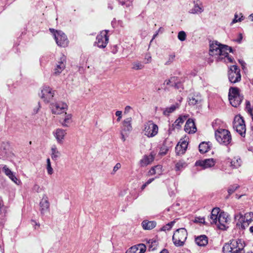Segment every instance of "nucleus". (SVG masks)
Listing matches in <instances>:
<instances>
[{"label": "nucleus", "mask_w": 253, "mask_h": 253, "mask_svg": "<svg viewBox=\"0 0 253 253\" xmlns=\"http://www.w3.org/2000/svg\"><path fill=\"white\" fill-rule=\"evenodd\" d=\"M66 63V58L64 56H63L61 58V60L58 62L56 64L54 74L55 75H59L65 69Z\"/></svg>", "instance_id": "20"}, {"label": "nucleus", "mask_w": 253, "mask_h": 253, "mask_svg": "<svg viewBox=\"0 0 253 253\" xmlns=\"http://www.w3.org/2000/svg\"><path fill=\"white\" fill-rule=\"evenodd\" d=\"M239 38L237 40H235L236 42H237L238 43H241V41L243 39V36H242V34L241 33H240L239 34Z\"/></svg>", "instance_id": "53"}, {"label": "nucleus", "mask_w": 253, "mask_h": 253, "mask_svg": "<svg viewBox=\"0 0 253 253\" xmlns=\"http://www.w3.org/2000/svg\"><path fill=\"white\" fill-rule=\"evenodd\" d=\"M160 253H169L168 250H166V249H164L163 250H162Z\"/></svg>", "instance_id": "64"}, {"label": "nucleus", "mask_w": 253, "mask_h": 253, "mask_svg": "<svg viewBox=\"0 0 253 253\" xmlns=\"http://www.w3.org/2000/svg\"><path fill=\"white\" fill-rule=\"evenodd\" d=\"M72 122V115L71 114L64 113V117L61 118L60 123L64 127H68Z\"/></svg>", "instance_id": "22"}, {"label": "nucleus", "mask_w": 253, "mask_h": 253, "mask_svg": "<svg viewBox=\"0 0 253 253\" xmlns=\"http://www.w3.org/2000/svg\"><path fill=\"white\" fill-rule=\"evenodd\" d=\"M238 188V185H233L230 187L228 190V192L229 194H232L237 188Z\"/></svg>", "instance_id": "46"}, {"label": "nucleus", "mask_w": 253, "mask_h": 253, "mask_svg": "<svg viewBox=\"0 0 253 253\" xmlns=\"http://www.w3.org/2000/svg\"><path fill=\"white\" fill-rule=\"evenodd\" d=\"M231 52L232 49L231 47L219 43L217 42L210 44L209 54L217 61L224 60L225 62L232 63L233 59L228 56V53Z\"/></svg>", "instance_id": "1"}, {"label": "nucleus", "mask_w": 253, "mask_h": 253, "mask_svg": "<svg viewBox=\"0 0 253 253\" xmlns=\"http://www.w3.org/2000/svg\"><path fill=\"white\" fill-rule=\"evenodd\" d=\"M203 11V10L201 7H200L198 5L196 4L194 5V7L191 9V13L195 14L198 13H201Z\"/></svg>", "instance_id": "40"}, {"label": "nucleus", "mask_w": 253, "mask_h": 253, "mask_svg": "<svg viewBox=\"0 0 253 253\" xmlns=\"http://www.w3.org/2000/svg\"><path fill=\"white\" fill-rule=\"evenodd\" d=\"M186 36V33L184 31H180L178 34V38L181 41H185Z\"/></svg>", "instance_id": "41"}, {"label": "nucleus", "mask_w": 253, "mask_h": 253, "mask_svg": "<svg viewBox=\"0 0 253 253\" xmlns=\"http://www.w3.org/2000/svg\"><path fill=\"white\" fill-rule=\"evenodd\" d=\"M246 108H247L248 111L249 112V113L250 114V115L252 116V115H253V109L251 108V106L250 101H246Z\"/></svg>", "instance_id": "44"}, {"label": "nucleus", "mask_w": 253, "mask_h": 253, "mask_svg": "<svg viewBox=\"0 0 253 253\" xmlns=\"http://www.w3.org/2000/svg\"><path fill=\"white\" fill-rule=\"evenodd\" d=\"M195 242L199 246L204 247L208 243V238L206 235H201L195 238Z\"/></svg>", "instance_id": "23"}, {"label": "nucleus", "mask_w": 253, "mask_h": 253, "mask_svg": "<svg viewBox=\"0 0 253 253\" xmlns=\"http://www.w3.org/2000/svg\"><path fill=\"white\" fill-rule=\"evenodd\" d=\"M249 231L253 235V225L250 227Z\"/></svg>", "instance_id": "61"}, {"label": "nucleus", "mask_w": 253, "mask_h": 253, "mask_svg": "<svg viewBox=\"0 0 253 253\" xmlns=\"http://www.w3.org/2000/svg\"><path fill=\"white\" fill-rule=\"evenodd\" d=\"M233 128L242 136L245 137L246 127L243 118L240 115L235 117L233 123Z\"/></svg>", "instance_id": "7"}, {"label": "nucleus", "mask_w": 253, "mask_h": 253, "mask_svg": "<svg viewBox=\"0 0 253 253\" xmlns=\"http://www.w3.org/2000/svg\"><path fill=\"white\" fill-rule=\"evenodd\" d=\"M187 166L185 162L183 161H180L175 165V169L176 170H180L182 168L186 167Z\"/></svg>", "instance_id": "37"}, {"label": "nucleus", "mask_w": 253, "mask_h": 253, "mask_svg": "<svg viewBox=\"0 0 253 253\" xmlns=\"http://www.w3.org/2000/svg\"><path fill=\"white\" fill-rule=\"evenodd\" d=\"M2 170L4 172L5 174L8 176V175H10L11 173L13 172L6 166H4L2 168Z\"/></svg>", "instance_id": "42"}, {"label": "nucleus", "mask_w": 253, "mask_h": 253, "mask_svg": "<svg viewBox=\"0 0 253 253\" xmlns=\"http://www.w3.org/2000/svg\"><path fill=\"white\" fill-rule=\"evenodd\" d=\"M199 149L201 153H205L209 151L210 145L208 143L203 142L200 144Z\"/></svg>", "instance_id": "31"}, {"label": "nucleus", "mask_w": 253, "mask_h": 253, "mask_svg": "<svg viewBox=\"0 0 253 253\" xmlns=\"http://www.w3.org/2000/svg\"><path fill=\"white\" fill-rule=\"evenodd\" d=\"M184 130L188 133H195L197 128L193 120L188 119L185 125Z\"/></svg>", "instance_id": "21"}, {"label": "nucleus", "mask_w": 253, "mask_h": 253, "mask_svg": "<svg viewBox=\"0 0 253 253\" xmlns=\"http://www.w3.org/2000/svg\"><path fill=\"white\" fill-rule=\"evenodd\" d=\"M239 63L241 64V66H242V68L244 69V68H245V66H246V63L243 61V60H239Z\"/></svg>", "instance_id": "58"}, {"label": "nucleus", "mask_w": 253, "mask_h": 253, "mask_svg": "<svg viewBox=\"0 0 253 253\" xmlns=\"http://www.w3.org/2000/svg\"><path fill=\"white\" fill-rule=\"evenodd\" d=\"M215 163V160L211 158L198 161L195 163V166H200L203 169H206L213 167Z\"/></svg>", "instance_id": "17"}, {"label": "nucleus", "mask_w": 253, "mask_h": 253, "mask_svg": "<svg viewBox=\"0 0 253 253\" xmlns=\"http://www.w3.org/2000/svg\"><path fill=\"white\" fill-rule=\"evenodd\" d=\"M202 101V97L200 94L197 93L194 94L189 99V104L190 105H196Z\"/></svg>", "instance_id": "24"}, {"label": "nucleus", "mask_w": 253, "mask_h": 253, "mask_svg": "<svg viewBox=\"0 0 253 253\" xmlns=\"http://www.w3.org/2000/svg\"><path fill=\"white\" fill-rule=\"evenodd\" d=\"M244 214L245 217L246 218V221H248L249 225H250L253 221V212H248Z\"/></svg>", "instance_id": "35"}, {"label": "nucleus", "mask_w": 253, "mask_h": 253, "mask_svg": "<svg viewBox=\"0 0 253 253\" xmlns=\"http://www.w3.org/2000/svg\"><path fill=\"white\" fill-rule=\"evenodd\" d=\"M244 247L245 244L241 239L233 240L223 246V251L224 253H239L242 252Z\"/></svg>", "instance_id": "3"}, {"label": "nucleus", "mask_w": 253, "mask_h": 253, "mask_svg": "<svg viewBox=\"0 0 253 253\" xmlns=\"http://www.w3.org/2000/svg\"><path fill=\"white\" fill-rule=\"evenodd\" d=\"M145 60L146 61V63H149L152 61V57L149 53L147 54L145 57Z\"/></svg>", "instance_id": "49"}, {"label": "nucleus", "mask_w": 253, "mask_h": 253, "mask_svg": "<svg viewBox=\"0 0 253 253\" xmlns=\"http://www.w3.org/2000/svg\"><path fill=\"white\" fill-rule=\"evenodd\" d=\"M185 120V117H179L174 122L173 126L177 128L181 127L182 125L183 124Z\"/></svg>", "instance_id": "32"}, {"label": "nucleus", "mask_w": 253, "mask_h": 253, "mask_svg": "<svg viewBox=\"0 0 253 253\" xmlns=\"http://www.w3.org/2000/svg\"><path fill=\"white\" fill-rule=\"evenodd\" d=\"M131 109V107L130 106H126L125 108L124 113H127Z\"/></svg>", "instance_id": "56"}, {"label": "nucleus", "mask_w": 253, "mask_h": 253, "mask_svg": "<svg viewBox=\"0 0 253 253\" xmlns=\"http://www.w3.org/2000/svg\"><path fill=\"white\" fill-rule=\"evenodd\" d=\"M240 16H239L237 13H235L234 15V18L233 19L231 24H233L237 22H241L244 19V17L242 13L240 14Z\"/></svg>", "instance_id": "36"}, {"label": "nucleus", "mask_w": 253, "mask_h": 253, "mask_svg": "<svg viewBox=\"0 0 253 253\" xmlns=\"http://www.w3.org/2000/svg\"><path fill=\"white\" fill-rule=\"evenodd\" d=\"M67 105L63 102H56L51 105V111L54 114H61L67 110Z\"/></svg>", "instance_id": "15"}, {"label": "nucleus", "mask_w": 253, "mask_h": 253, "mask_svg": "<svg viewBox=\"0 0 253 253\" xmlns=\"http://www.w3.org/2000/svg\"><path fill=\"white\" fill-rule=\"evenodd\" d=\"M122 111H117L116 112V115L118 117V118L117 119L118 121H120L121 120V119L122 118Z\"/></svg>", "instance_id": "51"}, {"label": "nucleus", "mask_w": 253, "mask_h": 253, "mask_svg": "<svg viewBox=\"0 0 253 253\" xmlns=\"http://www.w3.org/2000/svg\"><path fill=\"white\" fill-rule=\"evenodd\" d=\"M148 185L146 184V183H145L144 184L142 185V187H141V189L142 190H143L145 189V188Z\"/></svg>", "instance_id": "63"}, {"label": "nucleus", "mask_w": 253, "mask_h": 253, "mask_svg": "<svg viewBox=\"0 0 253 253\" xmlns=\"http://www.w3.org/2000/svg\"><path fill=\"white\" fill-rule=\"evenodd\" d=\"M159 128L158 126L153 121H149L144 125L143 132L148 137H153L158 133Z\"/></svg>", "instance_id": "8"}, {"label": "nucleus", "mask_w": 253, "mask_h": 253, "mask_svg": "<svg viewBox=\"0 0 253 253\" xmlns=\"http://www.w3.org/2000/svg\"><path fill=\"white\" fill-rule=\"evenodd\" d=\"M228 99L231 105L234 107H238L243 99V96L240 94V90L236 87H231L229 89Z\"/></svg>", "instance_id": "4"}, {"label": "nucleus", "mask_w": 253, "mask_h": 253, "mask_svg": "<svg viewBox=\"0 0 253 253\" xmlns=\"http://www.w3.org/2000/svg\"><path fill=\"white\" fill-rule=\"evenodd\" d=\"M215 137L216 140L220 144L227 145L231 141L230 132L226 129H220L215 132Z\"/></svg>", "instance_id": "6"}, {"label": "nucleus", "mask_w": 253, "mask_h": 253, "mask_svg": "<svg viewBox=\"0 0 253 253\" xmlns=\"http://www.w3.org/2000/svg\"><path fill=\"white\" fill-rule=\"evenodd\" d=\"M168 151V149L166 147H162L160 151V154L162 155H166Z\"/></svg>", "instance_id": "48"}, {"label": "nucleus", "mask_w": 253, "mask_h": 253, "mask_svg": "<svg viewBox=\"0 0 253 253\" xmlns=\"http://www.w3.org/2000/svg\"><path fill=\"white\" fill-rule=\"evenodd\" d=\"M187 237V232L185 228L177 229L172 236L173 244L176 247L183 246Z\"/></svg>", "instance_id": "5"}, {"label": "nucleus", "mask_w": 253, "mask_h": 253, "mask_svg": "<svg viewBox=\"0 0 253 253\" xmlns=\"http://www.w3.org/2000/svg\"><path fill=\"white\" fill-rule=\"evenodd\" d=\"M108 32V30H103L97 35L96 43L99 47L104 48L108 44L109 41Z\"/></svg>", "instance_id": "10"}, {"label": "nucleus", "mask_w": 253, "mask_h": 253, "mask_svg": "<svg viewBox=\"0 0 253 253\" xmlns=\"http://www.w3.org/2000/svg\"><path fill=\"white\" fill-rule=\"evenodd\" d=\"M174 222H175L174 221H171V222L168 223L167 225L170 227V229H171L172 226L173 225Z\"/></svg>", "instance_id": "59"}, {"label": "nucleus", "mask_w": 253, "mask_h": 253, "mask_svg": "<svg viewBox=\"0 0 253 253\" xmlns=\"http://www.w3.org/2000/svg\"><path fill=\"white\" fill-rule=\"evenodd\" d=\"M174 58H175V55L174 54L170 55L169 56V60L167 62L169 63L170 62H172L173 61Z\"/></svg>", "instance_id": "54"}, {"label": "nucleus", "mask_w": 253, "mask_h": 253, "mask_svg": "<svg viewBox=\"0 0 253 253\" xmlns=\"http://www.w3.org/2000/svg\"><path fill=\"white\" fill-rule=\"evenodd\" d=\"M40 211L42 215H44L49 212L50 203L47 196L43 194L39 203Z\"/></svg>", "instance_id": "12"}, {"label": "nucleus", "mask_w": 253, "mask_h": 253, "mask_svg": "<svg viewBox=\"0 0 253 253\" xmlns=\"http://www.w3.org/2000/svg\"><path fill=\"white\" fill-rule=\"evenodd\" d=\"M146 250V247L145 245L139 244L131 247L126 251V253H144Z\"/></svg>", "instance_id": "19"}, {"label": "nucleus", "mask_w": 253, "mask_h": 253, "mask_svg": "<svg viewBox=\"0 0 253 253\" xmlns=\"http://www.w3.org/2000/svg\"><path fill=\"white\" fill-rule=\"evenodd\" d=\"M170 229V227L167 224H166L165 226H163L161 230L167 231V230H169Z\"/></svg>", "instance_id": "57"}, {"label": "nucleus", "mask_w": 253, "mask_h": 253, "mask_svg": "<svg viewBox=\"0 0 253 253\" xmlns=\"http://www.w3.org/2000/svg\"><path fill=\"white\" fill-rule=\"evenodd\" d=\"M250 20L252 22H253V13H252L251 14H250L249 16Z\"/></svg>", "instance_id": "62"}, {"label": "nucleus", "mask_w": 253, "mask_h": 253, "mask_svg": "<svg viewBox=\"0 0 253 253\" xmlns=\"http://www.w3.org/2000/svg\"><path fill=\"white\" fill-rule=\"evenodd\" d=\"M194 222L195 223H205V220L204 217H195Z\"/></svg>", "instance_id": "45"}, {"label": "nucleus", "mask_w": 253, "mask_h": 253, "mask_svg": "<svg viewBox=\"0 0 253 253\" xmlns=\"http://www.w3.org/2000/svg\"><path fill=\"white\" fill-rule=\"evenodd\" d=\"M179 104L176 103L169 107H167L164 110L163 114L165 116H169L170 113L173 112L176 109L179 108Z\"/></svg>", "instance_id": "28"}, {"label": "nucleus", "mask_w": 253, "mask_h": 253, "mask_svg": "<svg viewBox=\"0 0 253 253\" xmlns=\"http://www.w3.org/2000/svg\"><path fill=\"white\" fill-rule=\"evenodd\" d=\"M121 165L120 163L116 164L113 168V171L115 172L117 170L121 168Z\"/></svg>", "instance_id": "52"}, {"label": "nucleus", "mask_w": 253, "mask_h": 253, "mask_svg": "<svg viewBox=\"0 0 253 253\" xmlns=\"http://www.w3.org/2000/svg\"><path fill=\"white\" fill-rule=\"evenodd\" d=\"M46 169L47 173L49 175H51L53 173V169L51 167L50 161L49 159L46 160Z\"/></svg>", "instance_id": "39"}, {"label": "nucleus", "mask_w": 253, "mask_h": 253, "mask_svg": "<svg viewBox=\"0 0 253 253\" xmlns=\"http://www.w3.org/2000/svg\"><path fill=\"white\" fill-rule=\"evenodd\" d=\"M54 39L57 45L61 47H65L68 45V40L66 36L61 31H56L54 33Z\"/></svg>", "instance_id": "13"}, {"label": "nucleus", "mask_w": 253, "mask_h": 253, "mask_svg": "<svg viewBox=\"0 0 253 253\" xmlns=\"http://www.w3.org/2000/svg\"><path fill=\"white\" fill-rule=\"evenodd\" d=\"M229 82L232 84H236L241 80L240 70L237 65L231 66L228 72Z\"/></svg>", "instance_id": "9"}, {"label": "nucleus", "mask_w": 253, "mask_h": 253, "mask_svg": "<svg viewBox=\"0 0 253 253\" xmlns=\"http://www.w3.org/2000/svg\"><path fill=\"white\" fill-rule=\"evenodd\" d=\"M52 134L56 142L60 144L63 143L67 132L66 130L61 128H58L53 131Z\"/></svg>", "instance_id": "16"}, {"label": "nucleus", "mask_w": 253, "mask_h": 253, "mask_svg": "<svg viewBox=\"0 0 253 253\" xmlns=\"http://www.w3.org/2000/svg\"><path fill=\"white\" fill-rule=\"evenodd\" d=\"M151 244L149 246V249L151 251H154L156 249L157 246V243L155 241H152Z\"/></svg>", "instance_id": "47"}, {"label": "nucleus", "mask_w": 253, "mask_h": 253, "mask_svg": "<svg viewBox=\"0 0 253 253\" xmlns=\"http://www.w3.org/2000/svg\"><path fill=\"white\" fill-rule=\"evenodd\" d=\"M156 222L154 221L144 220L142 222V226L144 230H151L155 227Z\"/></svg>", "instance_id": "25"}, {"label": "nucleus", "mask_w": 253, "mask_h": 253, "mask_svg": "<svg viewBox=\"0 0 253 253\" xmlns=\"http://www.w3.org/2000/svg\"><path fill=\"white\" fill-rule=\"evenodd\" d=\"M40 108H41V106H40V104H38V105L35 107H34V108L33 109V113L34 114L38 113Z\"/></svg>", "instance_id": "50"}, {"label": "nucleus", "mask_w": 253, "mask_h": 253, "mask_svg": "<svg viewBox=\"0 0 253 253\" xmlns=\"http://www.w3.org/2000/svg\"><path fill=\"white\" fill-rule=\"evenodd\" d=\"M174 77H172V78H171L170 79H169V80H166L165 81V83L167 84V85H170V83H171V82L172 80H174Z\"/></svg>", "instance_id": "55"}, {"label": "nucleus", "mask_w": 253, "mask_h": 253, "mask_svg": "<svg viewBox=\"0 0 253 253\" xmlns=\"http://www.w3.org/2000/svg\"><path fill=\"white\" fill-rule=\"evenodd\" d=\"M154 160V157L152 155L145 156L140 161L141 167H145L150 164Z\"/></svg>", "instance_id": "26"}, {"label": "nucleus", "mask_w": 253, "mask_h": 253, "mask_svg": "<svg viewBox=\"0 0 253 253\" xmlns=\"http://www.w3.org/2000/svg\"><path fill=\"white\" fill-rule=\"evenodd\" d=\"M162 171V167L160 165L152 167L149 171L148 174L149 175H153L155 174H160Z\"/></svg>", "instance_id": "30"}, {"label": "nucleus", "mask_w": 253, "mask_h": 253, "mask_svg": "<svg viewBox=\"0 0 253 253\" xmlns=\"http://www.w3.org/2000/svg\"><path fill=\"white\" fill-rule=\"evenodd\" d=\"M211 223L215 224L221 230H225L228 227V219L226 214L224 212H220V209L213 208L210 216Z\"/></svg>", "instance_id": "2"}, {"label": "nucleus", "mask_w": 253, "mask_h": 253, "mask_svg": "<svg viewBox=\"0 0 253 253\" xmlns=\"http://www.w3.org/2000/svg\"><path fill=\"white\" fill-rule=\"evenodd\" d=\"M143 68V66L139 62H135L133 64L132 68L134 70H141Z\"/></svg>", "instance_id": "43"}, {"label": "nucleus", "mask_w": 253, "mask_h": 253, "mask_svg": "<svg viewBox=\"0 0 253 253\" xmlns=\"http://www.w3.org/2000/svg\"><path fill=\"white\" fill-rule=\"evenodd\" d=\"M54 94V91L50 87L43 86L40 95L44 101L49 102L53 99Z\"/></svg>", "instance_id": "11"}, {"label": "nucleus", "mask_w": 253, "mask_h": 253, "mask_svg": "<svg viewBox=\"0 0 253 253\" xmlns=\"http://www.w3.org/2000/svg\"><path fill=\"white\" fill-rule=\"evenodd\" d=\"M188 146V142L186 140H180L175 147V152L177 155L183 154Z\"/></svg>", "instance_id": "18"}, {"label": "nucleus", "mask_w": 253, "mask_h": 253, "mask_svg": "<svg viewBox=\"0 0 253 253\" xmlns=\"http://www.w3.org/2000/svg\"><path fill=\"white\" fill-rule=\"evenodd\" d=\"M242 161L239 156H236L231 161V167L234 169H237L241 167Z\"/></svg>", "instance_id": "27"}, {"label": "nucleus", "mask_w": 253, "mask_h": 253, "mask_svg": "<svg viewBox=\"0 0 253 253\" xmlns=\"http://www.w3.org/2000/svg\"><path fill=\"white\" fill-rule=\"evenodd\" d=\"M8 178L13 181L15 184L20 185L21 184V181L17 178L13 172L11 173L10 175L8 176Z\"/></svg>", "instance_id": "33"}, {"label": "nucleus", "mask_w": 253, "mask_h": 253, "mask_svg": "<svg viewBox=\"0 0 253 253\" xmlns=\"http://www.w3.org/2000/svg\"><path fill=\"white\" fill-rule=\"evenodd\" d=\"M51 151V158L53 160H56L61 155L60 152L55 147L52 148Z\"/></svg>", "instance_id": "34"}, {"label": "nucleus", "mask_w": 253, "mask_h": 253, "mask_svg": "<svg viewBox=\"0 0 253 253\" xmlns=\"http://www.w3.org/2000/svg\"><path fill=\"white\" fill-rule=\"evenodd\" d=\"M154 180V178H150L149 180H148L145 183H146V184L148 185L150 184L152 181H153Z\"/></svg>", "instance_id": "60"}, {"label": "nucleus", "mask_w": 253, "mask_h": 253, "mask_svg": "<svg viewBox=\"0 0 253 253\" xmlns=\"http://www.w3.org/2000/svg\"><path fill=\"white\" fill-rule=\"evenodd\" d=\"M33 190L36 193H40L43 191L44 188L38 184H35L33 187Z\"/></svg>", "instance_id": "38"}, {"label": "nucleus", "mask_w": 253, "mask_h": 253, "mask_svg": "<svg viewBox=\"0 0 253 253\" xmlns=\"http://www.w3.org/2000/svg\"><path fill=\"white\" fill-rule=\"evenodd\" d=\"M234 219L236 221V225L242 230H244L249 227V225L248 221H246V218L245 217V214L241 212H238L234 215Z\"/></svg>", "instance_id": "14"}, {"label": "nucleus", "mask_w": 253, "mask_h": 253, "mask_svg": "<svg viewBox=\"0 0 253 253\" xmlns=\"http://www.w3.org/2000/svg\"><path fill=\"white\" fill-rule=\"evenodd\" d=\"M132 119L131 117H129L125 119L123 123L124 131H129L131 129V122Z\"/></svg>", "instance_id": "29"}]
</instances>
